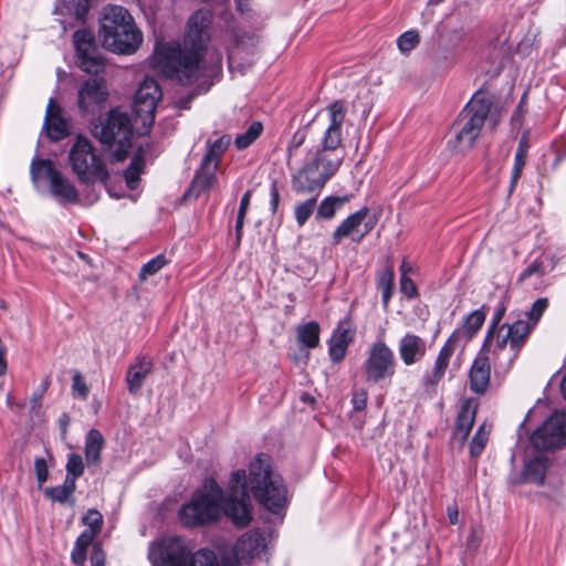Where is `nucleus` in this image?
Wrapping results in <instances>:
<instances>
[{"mask_svg":"<svg viewBox=\"0 0 566 566\" xmlns=\"http://www.w3.org/2000/svg\"><path fill=\"white\" fill-rule=\"evenodd\" d=\"M248 486L254 499L270 512L277 514L284 509L286 488L283 480L271 470L270 458L258 454L250 463L248 476L244 470L232 473L227 499L216 481L207 480L192 499L181 506V524L186 527L203 525L217 521L223 512L235 526H247L252 517Z\"/></svg>","mask_w":566,"mask_h":566,"instance_id":"obj_1","label":"nucleus"},{"mask_svg":"<svg viewBox=\"0 0 566 566\" xmlns=\"http://www.w3.org/2000/svg\"><path fill=\"white\" fill-rule=\"evenodd\" d=\"M212 14L200 9L188 19L184 44L178 42L159 43L154 52V65L166 76L182 85H191L203 77L202 52L209 41V27Z\"/></svg>","mask_w":566,"mask_h":566,"instance_id":"obj_2","label":"nucleus"},{"mask_svg":"<svg viewBox=\"0 0 566 566\" xmlns=\"http://www.w3.org/2000/svg\"><path fill=\"white\" fill-rule=\"evenodd\" d=\"M501 120V106L494 96L485 91H478L460 113L452 126L454 138L451 147L457 153L472 148L480 137L485 124L494 128Z\"/></svg>","mask_w":566,"mask_h":566,"instance_id":"obj_3","label":"nucleus"},{"mask_svg":"<svg viewBox=\"0 0 566 566\" xmlns=\"http://www.w3.org/2000/svg\"><path fill=\"white\" fill-rule=\"evenodd\" d=\"M151 566H222L213 552L196 551L195 543L184 536L166 535L149 544Z\"/></svg>","mask_w":566,"mask_h":566,"instance_id":"obj_4","label":"nucleus"},{"mask_svg":"<svg viewBox=\"0 0 566 566\" xmlns=\"http://www.w3.org/2000/svg\"><path fill=\"white\" fill-rule=\"evenodd\" d=\"M99 38L103 46L117 54H133L143 42L132 14L122 6L108 4L102 9Z\"/></svg>","mask_w":566,"mask_h":566,"instance_id":"obj_5","label":"nucleus"},{"mask_svg":"<svg viewBox=\"0 0 566 566\" xmlns=\"http://www.w3.org/2000/svg\"><path fill=\"white\" fill-rule=\"evenodd\" d=\"M530 335V326L524 319L513 324H503L499 331L488 329L480 353L492 354L494 366L499 373H506Z\"/></svg>","mask_w":566,"mask_h":566,"instance_id":"obj_6","label":"nucleus"},{"mask_svg":"<svg viewBox=\"0 0 566 566\" xmlns=\"http://www.w3.org/2000/svg\"><path fill=\"white\" fill-rule=\"evenodd\" d=\"M343 161L337 154H314L292 176V188L297 195L318 196L327 180L336 174Z\"/></svg>","mask_w":566,"mask_h":566,"instance_id":"obj_7","label":"nucleus"},{"mask_svg":"<svg viewBox=\"0 0 566 566\" xmlns=\"http://www.w3.org/2000/svg\"><path fill=\"white\" fill-rule=\"evenodd\" d=\"M69 161L81 182L99 181L106 184L108 179L106 165L86 137L77 136L70 149Z\"/></svg>","mask_w":566,"mask_h":566,"instance_id":"obj_8","label":"nucleus"},{"mask_svg":"<svg viewBox=\"0 0 566 566\" xmlns=\"http://www.w3.org/2000/svg\"><path fill=\"white\" fill-rule=\"evenodd\" d=\"M396 358L392 349L382 339L373 343L363 363V376L366 382L378 384L391 378L396 371Z\"/></svg>","mask_w":566,"mask_h":566,"instance_id":"obj_9","label":"nucleus"},{"mask_svg":"<svg viewBox=\"0 0 566 566\" xmlns=\"http://www.w3.org/2000/svg\"><path fill=\"white\" fill-rule=\"evenodd\" d=\"M93 135L103 144H117L120 149L129 146L133 125L129 116L118 109H112L107 117L93 128Z\"/></svg>","mask_w":566,"mask_h":566,"instance_id":"obj_10","label":"nucleus"},{"mask_svg":"<svg viewBox=\"0 0 566 566\" xmlns=\"http://www.w3.org/2000/svg\"><path fill=\"white\" fill-rule=\"evenodd\" d=\"M532 446L539 451L566 444V412H554L531 437Z\"/></svg>","mask_w":566,"mask_h":566,"instance_id":"obj_11","label":"nucleus"},{"mask_svg":"<svg viewBox=\"0 0 566 566\" xmlns=\"http://www.w3.org/2000/svg\"><path fill=\"white\" fill-rule=\"evenodd\" d=\"M73 43L80 67L88 74H99L105 69V60L98 53L94 35L88 30H77L73 34Z\"/></svg>","mask_w":566,"mask_h":566,"instance_id":"obj_12","label":"nucleus"},{"mask_svg":"<svg viewBox=\"0 0 566 566\" xmlns=\"http://www.w3.org/2000/svg\"><path fill=\"white\" fill-rule=\"evenodd\" d=\"M82 522L87 526V528L83 531L76 538L71 553V559L77 566L84 565L87 549L91 545H93L96 536L102 530L103 516L97 510L91 509L83 516Z\"/></svg>","mask_w":566,"mask_h":566,"instance_id":"obj_13","label":"nucleus"},{"mask_svg":"<svg viewBox=\"0 0 566 566\" xmlns=\"http://www.w3.org/2000/svg\"><path fill=\"white\" fill-rule=\"evenodd\" d=\"M108 98L106 83L102 78H90L77 90V106L82 114H95Z\"/></svg>","mask_w":566,"mask_h":566,"instance_id":"obj_14","label":"nucleus"},{"mask_svg":"<svg viewBox=\"0 0 566 566\" xmlns=\"http://www.w3.org/2000/svg\"><path fill=\"white\" fill-rule=\"evenodd\" d=\"M163 93L158 83L153 77H146L139 85L135 98L134 109L144 124H151L155 119L157 103L161 99Z\"/></svg>","mask_w":566,"mask_h":566,"instance_id":"obj_15","label":"nucleus"},{"mask_svg":"<svg viewBox=\"0 0 566 566\" xmlns=\"http://www.w3.org/2000/svg\"><path fill=\"white\" fill-rule=\"evenodd\" d=\"M368 212V208L364 207L349 214L333 232V243L338 244L344 238H352L353 241L360 242L374 227L368 222L363 226Z\"/></svg>","mask_w":566,"mask_h":566,"instance_id":"obj_16","label":"nucleus"},{"mask_svg":"<svg viewBox=\"0 0 566 566\" xmlns=\"http://www.w3.org/2000/svg\"><path fill=\"white\" fill-rule=\"evenodd\" d=\"M265 547L263 534L256 530H251L238 538L233 547V554L239 562H250L260 558Z\"/></svg>","mask_w":566,"mask_h":566,"instance_id":"obj_17","label":"nucleus"},{"mask_svg":"<svg viewBox=\"0 0 566 566\" xmlns=\"http://www.w3.org/2000/svg\"><path fill=\"white\" fill-rule=\"evenodd\" d=\"M44 128L48 137L53 142L61 140L67 135V122L62 116V109L54 98H50L48 103Z\"/></svg>","mask_w":566,"mask_h":566,"instance_id":"obj_18","label":"nucleus"},{"mask_svg":"<svg viewBox=\"0 0 566 566\" xmlns=\"http://www.w3.org/2000/svg\"><path fill=\"white\" fill-rule=\"evenodd\" d=\"M490 358L484 353H479L469 373L471 390L475 394H484L490 385Z\"/></svg>","mask_w":566,"mask_h":566,"instance_id":"obj_19","label":"nucleus"},{"mask_svg":"<svg viewBox=\"0 0 566 566\" xmlns=\"http://www.w3.org/2000/svg\"><path fill=\"white\" fill-rule=\"evenodd\" d=\"M459 340L460 333L453 332L452 335L444 343V345L441 347L436 358L432 373L428 376V382L430 385L439 382L444 376V373L449 366L450 358L453 355Z\"/></svg>","mask_w":566,"mask_h":566,"instance_id":"obj_20","label":"nucleus"},{"mask_svg":"<svg viewBox=\"0 0 566 566\" xmlns=\"http://www.w3.org/2000/svg\"><path fill=\"white\" fill-rule=\"evenodd\" d=\"M398 352L402 363L410 366L424 356L426 342L418 335L408 333L399 340Z\"/></svg>","mask_w":566,"mask_h":566,"instance_id":"obj_21","label":"nucleus"},{"mask_svg":"<svg viewBox=\"0 0 566 566\" xmlns=\"http://www.w3.org/2000/svg\"><path fill=\"white\" fill-rule=\"evenodd\" d=\"M354 335L355 331L349 327L348 323H340L337 326L329 342V356L333 361L343 360Z\"/></svg>","mask_w":566,"mask_h":566,"instance_id":"obj_22","label":"nucleus"},{"mask_svg":"<svg viewBox=\"0 0 566 566\" xmlns=\"http://www.w3.org/2000/svg\"><path fill=\"white\" fill-rule=\"evenodd\" d=\"M153 369V363L146 357H138L127 369L126 384L129 394L136 395Z\"/></svg>","mask_w":566,"mask_h":566,"instance_id":"obj_23","label":"nucleus"},{"mask_svg":"<svg viewBox=\"0 0 566 566\" xmlns=\"http://www.w3.org/2000/svg\"><path fill=\"white\" fill-rule=\"evenodd\" d=\"M217 164L202 161L186 196L198 197L200 192L211 189L217 180Z\"/></svg>","mask_w":566,"mask_h":566,"instance_id":"obj_24","label":"nucleus"},{"mask_svg":"<svg viewBox=\"0 0 566 566\" xmlns=\"http://www.w3.org/2000/svg\"><path fill=\"white\" fill-rule=\"evenodd\" d=\"M50 190L53 197L60 202L75 203L78 200V193L73 184L61 172L55 175L50 182Z\"/></svg>","mask_w":566,"mask_h":566,"instance_id":"obj_25","label":"nucleus"},{"mask_svg":"<svg viewBox=\"0 0 566 566\" xmlns=\"http://www.w3.org/2000/svg\"><path fill=\"white\" fill-rule=\"evenodd\" d=\"M105 446L102 433L96 429H91L85 436V460L88 467H98L101 463V452Z\"/></svg>","mask_w":566,"mask_h":566,"instance_id":"obj_26","label":"nucleus"},{"mask_svg":"<svg viewBox=\"0 0 566 566\" xmlns=\"http://www.w3.org/2000/svg\"><path fill=\"white\" fill-rule=\"evenodd\" d=\"M478 402L475 399H465L461 405L457 419V432L462 434V439H467L475 420Z\"/></svg>","mask_w":566,"mask_h":566,"instance_id":"obj_27","label":"nucleus"},{"mask_svg":"<svg viewBox=\"0 0 566 566\" xmlns=\"http://www.w3.org/2000/svg\"><path fill=\"white\" fill-rule=\"evenodd\" d=\"M547 457L542 453L528 460L523 472V480L528 483L543 484L547 470Z\"/></svg>","mask_w":566,"mask_h":566,"instance_id":"obj_28","label":"nucleus"},{"mask_svg":"<svg viewBox=\"0 0 566 566\" xmlns=\"http://www.w3.org/2000/svg\"><path fill=\"white\" fill-rule=\"evenodd\" d=\"M59 172L49 159H33L31 163L30 174L34 184L41 180L51 182Z\"/></svg>","mask_w":566,"mask_h":566,"instance_id":"obj_29","label":"nucleus"},{"mask_svg":"<svg viewBox=\"0 0 566 566\" xmlns=\"http://www.w3.org/2000/svg\"><path fill=\"white\" fill-rule=\"evenodd\" d=\"M88 11V0H62L55 8L56 14H67L82 21Z\"/></svg>","mask_w":566,"mask_h":566,"instance_id":"obj_30","label":"nucleus"},{"mask_svg":"<svg viewBox=\"0 0 566 566\" xmlns=\"http://www.w3.org/2000/svg\"><path fill=\"white\" fill-rule=\"evenodd\" d=\"M319 325L316 322H308L297 327V340L302 347L307 349L317 347L319 343Z\"/></svg>","mask_w":566,"mask_h":566,"instance_id":"obj_31","label":"nucleus"},{"mask_svg":"<svg viewBox=\"0 0 566 566\" xmlns=\"http://www.w3.org/2000/svg\"><path fill=\"white\" fill-rule=\"evenodd\" d=\"M349 196H329L326 197L317 207L316 218L329 220L334 218L337 210L343 208L349 201Z\"/></svg>","mask_w":566,"mask_h":566,"instance_id":"obj_32","label":"nucleus"},{"mask_svg":"<svg viewBox=\"0 0 566 566\" xmlns=\"http://www.w3.org/2000/svg\"><path fill=\"white\" fill-rule=\"evenodd\" d=\"M485 321V314L482 310H475L468 315L462 327L455 332L460 333V338L464 336L467 340L471 339L476 332L482 327Z\"/></svg>","mask_w":566,"mask_h":566,"instance_id":"obj_33","label":"nucleus"},{"mask_svg":"<svg viewBox=\"0 0 566 566\" xmlns=\"http://www.w3.org/2000/svg\"><path fill=\"white\" fill-rule=\"evenodd\" d=\"M342 130L326 128L322 138L321 148L315 154H337L343 156L338 148L342 145Z\"/></svg>","mask_w":566,"mask_h":566,"instance_id":"obj_34","label":"nucleus"},{"mask_svg":"<svg viewBox=\"0 0 566 566\" xmlns=\"http://www.w3.org/2000/svg\"><path fill=\"white\" fill-rule=\"evenodd\" d=\"M527 147H528L527 142L524 138L521 139L518 147L516 149V153H515L514 166H513L512 176H511L510 192H512L513 189L515 188V186L522 175V171L525 167L526 156H527Z\"/></svg>","mask_w":566,"mask_h":566,"instance_id":"obj_35","label":"nucleus"},{"mask_svg":"<svg viewBox=\"0 0 566 566\" xmlns=\"http://www.w3.org/2000/svg\"><path fill=\"white\" fill-rule=\"evenodd\" d=\"M76 483L73 479H65L62 485L46 488L44 494L46 497L59 503H65L67 499L74 493Z\"/></svg>","mask_w":566,"mask_h":566,"instance_id":"obj_36","label":"nucleus"},{"mask_svg":"<svg viewBox=\"0 0 566 566\" xmlns=\"http://www.w3.org/2000/svg\"><path fill=\"white\" fill-rule=\"evenodd\" d=\"M377 286L381 291L382 304L388 306L394 287V269L388 265L378 274Z\"/></svg>","mask_w":566,"mask_h":566,"instance_id":"obj_37","label":"nucleus"},{"mask_svg":"<svg viewBox=\"0 0 566 566\" xmlns=\"http://www.w3.org/2000/svg\"><path fill=\"white\" fill-rule=\"evenodd\" d=\"M230 143L231 137L229 135H223L216 139L213 143H208V150L202 161L217 164L219 166V158L227 150Z\"/></svg>","mask_w":566,"mask_h":566,"instance_id":"obj_38","label":"nucleus"},{"mask_svg":"<svg viewBox=\"0 0 566 566\" xmlns=\"http://www.w3.org/2000/svg\"><path fill=\"white\" fill-rule=\"evenodd\" d=\"M328 126L327 128L342 130V125L346 117V105L343 101H336L327 106Z\"/></svg>","mask_w":566,"mask_h":566,"instance_id":"obj_39","label":"nucleus"},{"mask_svg":"<svg viewBox=\"0 0 566 566\" xmlns=\"http://www.w3.org/2000/svg\"><path fill=\"white\" fill-rule=\"evenodd\" d=\"M144 171V159L136 156L124 172V179L130 190L137 188L142 172Z\"/></svg>","mask_w":566,"mask_h":566,"instance_id":"obj_40","label":"nucleus"},{"mask_svg":"<svg viewBox=\"0 0 566 566\" xmlns=\"http://www.w3.org/2000/svg\"><path fill=\"white\" fill-rule=\"evenodd\" d=\"M317 196H311L307 200L295 206L294 216L300 227L304 226L316 209Z\"/></svg>","mask_w":566,"mask_h":566,"instance_id":"obj_41","label":"nucleus"},{"mask_svg":"<svg viewBox=\"0 0 566 566\" xmlns=\"http://www.w3.org/2000/svg\"><path fill=\"white\" fill-rule=\"evenodd\" d=\"M263 126L260 122H253L245 133L235 137L234 144L238 149L249 147L262 133Z\"/></svg>","mask_w":566,"mask_h":566,"instance_id":"obj_42","label":"nucleus"},{"mask_svg":"<svg viewBox=\"0 0 566 566\" xmlns=\"http://www.w3.org/2000/svg\"><path fill=\"white\" fill-rule=\"evenodd\" d=\"M489 436L490 428H486L485 423L481 424L470 444V454L472 458H478L482 453L488 443Z\"/></svg>","mask_w":566,"mask_h":566,"instance_id":"obj_43","label":"nucleus"},{"mask_svg":"<svg viewBox=\"0 0 566 566\" xmlns=\"http://www.w3.org/2000/svg\"><path fill=\"white\" fill-rule=\"evenodd\" d=\"M547 307L548 300L546 297H542L536 300L532 307L525 313L528 321H524V324L530 326V332L536 326Z\"/></svg>","mask_w":566,"mask_h":566,"instance_id":"obj_44","label":"nucleus"},{"mask_svg":"<svg viewBox=\"0 0 566 566\" xmlns=\"http://www.w3.org/2000/svg\"><path fill=\"white\" fill-rule=\"evenodd\" d=\"M419 33L415 30H409L397 39V45L401 53L407 54L419 44Z\"/></svg>","mask_w":566,"mask_h":566,"instance_id":"obj_45","label":"nucleus"},{"mask_svg":"<svg viewBox=\"0 0 566 566\" xmlns=\"http://www.w3.org/2000/svg\"><path fill=\"white\" fill-rule=\"evenodd\" d=\"M84 472V462L80 454L72 453L69 455L66 462V476L65 479H73V482L76 483V479L80 478Z\"/></svg>","mask_w":566,"mask_h":566,"instance_id":"obj_46","label":"nucleus"},{"mask_svg":"<svg viewBox=\"0 0 566 566\" xmlns=\"http://www.w3.org/2000/svg\"><path fill=\"white\" fill-rule=\"evenodd\" d=\"M250 199H251V190H248L241 198L238 217H237V222H235V234H237L238 242H240L241 237H242V229H243L244 219H245L249 206H250Z\"/></svg>","mask_w":566,"mask_h":566,"instance_id":"obj_47","label":"nucleus"},{"mask_svg":"<svg viewBox=\"0 0 566 566\" xmlns=\"http://www.w3.org/2000/svg\"><path fill=\"white\" fill-rule=\"evenodd\" d=\"M166 263L167 260L164 255H157L156 258L151 259L143 265L139 273L140 280H146L148 276L156 274L166 265Z\"/></svg>","mask_w":566,"mask_h":566,"instance_id":"obj_48","label":"nucleus"},{"mask_svg":"<svg viewBox=\"0 0 566 566\" xmlns=\"http://www.w3.org/2000/svg\"><path fill=\"white\" fill-rule=\"evenodd\" d=\"M245 44L238 41L234 48L229 50L228 60L231 70L241 66L240 60L242 59V54L245 53Z\"/></svg>","mask_w":566,"mask_h":566,"instance_id":"obj_49","label":"nucleus"},{"mask_svg":"<svg viewBox=\"0 0 566 566\" xmlns=\"http://www.w3.org/2000/svg\"><path fill=\"white\" fill-rule=\"evenodd\" d=\"M72 390L75 396L82 399H86L88 395V386L86 385L83 376L78 371H75L73 375Z\"/></svg>","mask_w":566,"mask_h":566,"instance_id":"obj_50","label":"nucleus"},{"mask_svg":"<svg viewBox=\"0 0 566 566\" xmlns=\"http://www.w3.org/2000/svg\"><path fill=\"white\" fill-rule=\"evenodd\" d=\"M367 391L365 389L356 390L352 397L353 408L356 411H361L367 406Z\"/></svg>","mask_w":566,"mask_h":566,"instance_id":"obj_51","label":"nucleus"},{"mask_svg":"<svg viewBox=\"0 0 566 566\" xmlns=\"http://www.w3.org/2000/svg\"><path fill=\"white\" fill-rule=\"evenodd\" d=\"M400 291L409 298L415 297L417 295L416 284L408 275H401Z\"/></svg>","mask_w":566,"mask_h":566,"instance_id":"obj_52","label":"nucleus"},{"mask_svg":"<svg viewBox=\"0 0 566 566\" xmlns=\"http://www.w3.org/2000/svg\"><path fill=\"white\" fill-rule=\"evenodd\" d=\"M543 275L544 274V266L543 263L539 261L532 262L520 275V281H524L527 277L532 275Z\"/></svg>","mask_w":566,"mask_h":566,"instance_id":"obj_53","label":"nucleus"},{"mask_svg":"<svg viewBox=\"0 0 566 566\" xmlns=\"http://www.w3.org/2000/svg\"><path fill=\"white\" fill-rule=\"evenodd\" d=\"M34 471L39 485H42L48 480V468L44 459H35Z\"/></svg>","mask_w":566,"mask_h":566,"instance_id":"obj_54","label":"nucleus"},{"mask_svg":"<svg viewBox=\"0 0 566 566\" xmlns=\"http://www.w3.org/2000/svg\"><path fill=\"white\" fill-rule=\"evenodd\" d=\"M91 565L92 566H105V554L101 549L99 545H93V553L91 555Z\"/></svg>","mask_w":566,"mask_h":566,"instance_id":"obj_55","label":"nucleus"},{"mask_svg":"<svg viewBox=\"0 0 566 566\" xmlns=\"http://www.w3.org/2000/svg\"><path fill=\"white\" fill-rule=\"evenodd\" d=\"M49 387V380H45L43 381L42 384V388L39 392H35L31 399V408L32 410H36L40 408V401L42 399V396L44 394V391L48 389Z\"/></svg>","mask_w":566,"mask_h":566,"instance_id":"obj_56","label":"nucleus"},{"mask_svg":"<svg viewBox=\"0 0 566 566\" xmlns=\"http://www.w3.org/2000/svg\"><path fill=\"white\" fill-rule=\"evenodd\" d=\"M504 311H505L504 308H500L495 312L489 329L499 331V328L501 327L499 324H500L501 319L503 318Z\"/></svg>","mask_w":566,"mask_h":566,"instance_id":"obj_57","label":"nucleus"},{"mask_svg":"<svg viewBox=\"0 0 566 566\" xmlns=\"http://www.w3.org/2000/svg\"><path fill=\"white\" fill-rule=\"evenodd\" d=\"M279 199H280V195H279V190L276 187V182H273L272 187H271V205H272L273 211H275L277 208Z\"/></svg>","mask_w":566,"mask_h":566,"instance_id":"obj_58","label":"nucleus"},{"mask_svg":"<svg viewBox=\"0 0 566 566\" xmlns=\"http://www.w3.org/2000/svg\"><path fill=\"white\" fill-rule=\"evenodd\" d=\"M59 423H60V428H61L62 439H65L66 438V432H67V427H69V423H70L69 417L66 415H63L59 419Z\"/></svg>","mask_w":566,"mask_h":566,"instance_id":"obj_59","label":"nucleus"},{"mask_svg":"<svg viewBox=\"0 0 566 566\" xmlns=\"http://www.w3.org/2000/svg\"><path fill=\"white\" fill-rule=\"evenodd\" d=\"M448 517L451 524H457L459 518V512L455 506H449L448 510Z\"/></svg>","mask_w":566,"mask_h":566,"instance_id":"obj_60","label":"nucleus"},{"mask_svg":"<svg viewBox=\"0 0 566 566\" xmlns=\"http://www.w3.org/2000/svg\"><path fill=\"white\" fill-rule=\"evenodd\" d=\"M302 143H303V137H301L300 139H297V140L293 142V143L289 146L287 150H289L290 156H292V151H293L294 149H297V148L301 146V144H302Z\"/></svg>","mask_w":566,"mask_h":566,"instance_id":"obj_61","label":"nucleus"},{"mask_svg":"<svg viewBox=\"0 0 566 566\" xmlns=\"http://www.w3.org/2000/svg\"><path fill=\"white\" fill-rule=\"evenodd\" d=\"M302 143H303V137H301L300 139H297V140L293 142V143L289 146L287 150H289L290 156H292V151H293L294 149H297V148L301 146V144H302Z\"/></svg>","mask_w":566,"mask_h":566,"instance_id":"obj_62","label":"nucleus"},{"mask_svg":"<svg viewBox=\"0 0 566 566\" xmlns=\"http://www.w3.org/2000/svg\"><path fill=\"white\" fill-rule=\"evenodd\" d=\"M411 270V265L407 261H402L400 265L401 275H407V273Z\"/></svg>","mask_w":566,"mask_h":566,"instance_id":"obj_63","label":"nucleus"},{"mask_svg":"<svg viewBox=\"0 0 566 566\" xmlns=\"http://www.w3.org/2000/svg\"><path fill=\"white\" fill-rule=\"evenodd\" d=\"M560 390H562L563 397L566 399V376L563 378V380L560 382Z\"/></svg>","mask_w":566,"mask_h":566,"instance_id":"obj_64","label":"nucleus"}]
</instances>
